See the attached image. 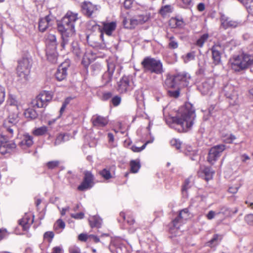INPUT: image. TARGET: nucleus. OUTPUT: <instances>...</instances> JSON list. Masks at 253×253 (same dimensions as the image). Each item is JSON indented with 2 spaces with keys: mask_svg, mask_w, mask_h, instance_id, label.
<instances>
[{
  "mask_svg": "<svg viewBox=\"0 0 253 253\" xmlns=\"http://www.w3.org/2000/svg\"><path fill=\"white\" fill-rule=\"evenodd\" d=\"M2 129L3 131L6 133L5 135H3L4 137L11 138L13 136V132L17 129V127L15 125H9L8 124H4Z\"/></svg>",
  "mask_w": 253,
  "mask_h": 253,
  "instance_id": "obj_26",
  "label": "nucleus"
},
{
  "mask_svg": "<svg viewBox=\"0 0 253 253\" xmlns=\"http://www.w3.org/2000/svg\"><path fill=\"white\" fill-rule=\"evenodd\" d=\"M130 171L132 173H136L140 168V164L139 162L135 160H132L130 162Z\"/></svg>",
  "mask_w": 253,
  "mask_h": 253,
  "instance_id": "obj_37",
  "label": "nucleus"
},
{
  "mask_svg": "<svg viewBox=\"0 0 253 253\" xmlns=\"http://www.w3.org/2000/svg\"><path fill=\"white\" fill-rule=\"evenodd\" d=\"M118 91L121 93H126L133 89V82L131 76H124L118 82Z\"/></svg>",
  "mask_w": 253,
  "mask_h": 253,
  "instance_id": "obj_7",
  "label": "nucleus"
},
{
  "mask_svg": "<svg viewBox=\"0 0 253 253\" xmlns=\"http://www.w3.org/2000/svg\"><path fill=\"white\" fill-rule=\"evenodd\" d=\"M189 212L188 209H184L181 211L178 215L174 218L172 221L173 226L178 229L180 227L181 223H182V220H186L189 217Z\"/></svg>",
  "mask_w": 253,
  "mask_h": 253,
  "instance_id": "obj_17",
  "label": "nucleus"
},
{
  "mask_svg": "<svg viewBox=\"0 0 253 253\" xmlns=\"http://www.w3.org/2000/svg\"><path fill=\"white\" fill-rule=\"evenodd\" d=\"M236 139V137L233 134H230L226 138V141L228 143H231Z\"/></svg>",
  "mask_w": 253,
  "mask_h": 253,
  "instance_id": "obj_60",
  "label": "nucleus"
},
{
  "mask_svg": "<svg viewBox=\"0 0 253 253\" xmlns=\"http://www.w3.org/2000/svg\"><path fill=\"white\" fill-rule=\"evenodd\" d=\"M46 48L56 49L57 41L56 36L53 34H48L45 38Z\"/></svg>",
  "mask_w": 253,
  "mask_h": 253,
  "instance_id": "obj_24",
  "label": "nucleus"
},
{
  "mask_svg": "<svg viewBox=\"0 0 253 253\" xmlns=\"http://www.w3.org/2000/svg\"><path fill=\"white\" fill-rule=\"evenodd\" d=\"M52 99V95L48 91H43L37 96L35 105L38 108L44 107L47 103Z\"/></svg>",
  "mask_w": 253,
  "mask_h": 253,
  "instance_id": "obj_13",
  "label": "nucleus"
},
{
  "mask_svg": "<svg viewBox=\"0 0 253 253\" xmlns=\"http://www.w3.org/2000/svg\"><path fill=\"white\" fill-rule=\"evenodd\" d=\"M215 213L213 211H210L207 214V217L208 219L211 220L214 218Z\"/></svg>",
  "mask_w": 253,
  "mask_h": 253,
  "instance_id": "obj_63",
  "label": "nucleus"
},
{
  "mask_svg": "<svg viewBox=\"0 0 253 253\" xmlns=\"http://www.w3.org/2000/svg\"><path fill=\"white\" fill-rule=\"evenodd\" d=\"M203 172L205 175V179L207 180L211 179L212 178L214 173L211 169L209 167L205 168L203 170Z\"/></svg>",
  "mask_w": 253,
  "mask_h": 253,
  "instance_id": "obj_40",
  "label": "nucleus"
},
{
  "mask_svg": "<svg viewBox=\"0 0 253 253\" xmlns=\"http://www.w3.org/2000/svg\"><path fill=\"white\" fill-rule=\"evenodd\" d=\"M46 55L47 59L52 63H54L57 60L56 49L46 48Z\"/></svg>",
  "mask_w": 253,
  "mask_h": 253,
  "instance_id": "obj_27",
  "label": "nucleus"
},
{
  "mask_svg": "<svg viewBox=\"0 0 253 253\" xmlns=\"http://www.w3.org/2000/svg\"><path fill=\"white\" fill-rule=\"evenodd\" d=\"M221 22L222 26L225 28H236L241 26L242 23L240 22H237L230 20L228 18L224 16L221 17Z\"/></svg>",
  "mask_w": 253,
  "mask_h": 253,
  "instance_id": "obj_21",
  "label": "nucleus"
},
{
  "mask_svg": "<svg viewBox=\"0 0 253 253\" xmlns=\"http://www.w3.org/2000/svg\"><path fill=\"white\" fill-rule=\"evenodd\" d=\"M90 225L91 227H100L102 223L101 220L97 217L93 216L89 220Z\"/></svg>",
  "mask_w": 253,
  "mask_h": 253,
  "instance_id": "obj_35",
  "label": "nucleus"
},
{
  "mask_svg": "<svg viewBox=\"0 0 253 253\" xmlns=\"http://www.w3.org/2000/svg\"><path fill=\"white\" fill-rule=\"evenodd\" d=\"M102 29L101 31V34H100V38L103 41V33L108 36H111L113 32L115 30L117 26L116 22H103L102 23Z\"/></svg>",
  "mask_w": 253,
  "mask_h": 253,
  "instance_id": "obj_18",
  "label": "nucleus"
},
{
  "mask_svg": "<svg viewBox=\"0 0 253 253\" xmlns=\"http://www.w3.org/2000/svg\"><path fill=\"white\" fill-rule=\"evenodd\" d=\"M196 115L195 109L190 103L181 107L177 115L171 118L170 127L178 132H186L191 128Z\"/></svg>",
  "mask_w": 253,
  "mask_h": 253,
  "instance_id": "obj_1",
  "label": "nucleus"
},
{
  "mask_svg": "<svg viewBox=\"0 0 253 253\" xmlns=\"http://www.w3.org/2000/svg\"><path fill=\"white\" fill-rule=\"evenodd\" d=\"M170 143L173 147H175L176 149H179L181 147V142L178 139H172L170 140Z\"/></svg>",
  "mask_w": 253,
  "mask_h": 253,
  "instance_id": "obj_48",
  "label": "nucleus"
},
{
  "mask_svg": "<svg viewBox=\"0 0 253 253\" xmlns=\"http://www.w3.org/2000/svg\"><path fill=\"white\" fill-rule=\"evenodd\" d=\"M78 13L68 11L57 24V29L61 35V46L65 49L75 35V24L78 20Z\"/></svg>",
  "mask_w": 253,
  "mask_h": 253,
  "instance_id": "obj_2",
  "label": "nucleus"
},
{
  "mask_svg": "<svg viewBox=\"0 0 253 253\" xmlns=\"http://www.w3.org/2000/svg\"><path fill=\"white\" fill-rule=\"evenodd\" d=\"M246 7L248 12L253 15V0H238Z\"/></svg>",
  "mask_w": 253,
  "mask_h": 253,
  "instance_id": "obj_32",
  "label": "nucleus"
},
{
  "mask_svg": "<svg viewBox=\"0 0 253 253\" xmlns=\"http://www.w3.org/2000/svg\"><path fill=\"white\" fill-rule=\"evenodd\" d=\"M169 47L170 49H176L178 46V43L175 40V38L171 36L169 38Z\"/></svg>",
  "mask_w": 253,
  "mask_h": 253,
  "instance_id": "obj_41",
  "label": "nucleus"
},
{
  "mask_svg": "<svg viewBox=\"0 0 253 253\" xmlns=\"http://www.w3.org/2000/svg\"><path fill=\"white\" fill-rule=\"evenodd\" d=\"M16 148V144L11 141H8L3 135L0 136V153L5 154L10 153Z\"/></svg>",
  "mask_w": 253,
  "mask_h": 253,
  "instance_id": "obj_12",
  "label": "nucleus"
},
{
  "mask_svg": "<svg viewBox=\"0 0 253 253\" xmlns=\"http://www.w3.org/2000/svg\"><path fill=\"white\" fill-rule=\"evenodd\" d=\"M141 65L145 72L156 74H162L164 72L162 62L151 57L144 58L141 62Z\"/></svg>",
  "mask_w": 253,
  "mask_h": 253,
  "instance_id": "obj_4",
  "label": "nucleus"
},
{
  "mask_svg": "<svg viewBox=\"0 0 253 253\" xmlns=\"http://www.w3.org/2000/svg\"><path fill=\"white\" fill-rule=\"evenodd\" d=\"M212 58L215 65L219 64L221 62V53L224 50L223 46L220 43L215 44L211 49Z\"/></svg>",
  "mask_w": 253,
  "mask_h": 253,
  "instance_id": "obj_14",
  "label": "nucleus"
},
{
  "mask_svg": "<svg viewBox=\"0 0 253 253\" xmlns=\"http://www.w3.org/2000/svg\"><path fill=\"white\" fill-rule=\"evenodd\" d=\"M169 24L172 28H181L183 25V21L182 19L171 18L169 20Z\"/></svg>",
  "mask_w": 253,
  "mask_h": 253,
  "instance_id": "obj_30",
  "label": "nucleus"
},
{
  "mask_svg": "<svg viewBox=\"0 0 253 253\" xmlns=\"http://www.w3.org/2000/svg\"><path fill=\"white\" fill-rule=\"evenodd\" d=\"M223 91L231 105L234 106L238 103V95L233 86L231 85L225 86L223 88Z\"/></svg>",
  "mask_w": 253,
  "mask_h": 253,
  "instance_id": "obj_10",
  "label": "nucleus"
},
{
  "mask_svg": "<svg viewBox=\"0 0 253 253\" xmlns=\"http://www.w3.org/2000/svg\"><path fill=\"white\" fill-rule=\"evenodd\" d=\"M213 85V81L212 79H209L202 83V85L199 86V89L204 95L208 94Z\"/></svg>",
  "mask_w": 253,
  "mask_h": 253,
  "instance_id": "obj_23",
  "label": "nucleus"
},
{
  "mask_svg": "<svg viewBox=\"0 0 253 253\" xmlns=\"http://www.w3.org/2000/svg\"><path fill=\"white\" fill-rule=\"evenodd\" d=\"M100 6L93 4L89 1H84L81 5V10L84 14L91 17L99 10Z\"/></svg>",
  "mask_w": 253,
  "mask_h": 253,
  "instance_id": "obj_11",
  "label": "nucleus"
},
{
  "mask_svg": "<svg viewBox=\"0 0 253 253\" xmlns=\"http://www.w3.org/2000/svg\"><path fill=\"white\" fill-rule=\"evenodd\" d=\"M50 19L48 16L45 17L44 18H41L39 22V30L42 32H43L48 27Z\"/></svg>",
  "mask_w": 253,
  "mask_h": 253,
  "instance_id": "obj_29",
  "label": "nucleus"
},
{
  "mask_svg": "<svg viewBox=\"0 0 253 253\" xmlns=\"http://www.w3.org/2000/svg\"><path fill=\"white\" fill-rule=\"evenodd\" d=\"M149 16L147 15H140L137 18H132L129 20V24H125V27L127 29H133L138 24H142L148 20Z\"/></svg>",
  "mask_w": 253,
  "mask_h": 253,
  "instance_id": "obj_15",
  "label": "nucleus"
},
{
  "mask_svg": "<svg viewBox=\"0 0 253 253\" xmlns=\"http://www.w3.org/2000/svg\"><path fill=\"white\" fill-rule=\"evenodd\" d=\"M72 138L71 134L68 133H59L56 137L54 142V145L57 146L62 143L65 142L70 140Z\"/></svg>",
  "mask_w": 253,
  "mask_h": 253,
  "instance_id": "obj_25",
  "label": "nucleus"
},
{
  "mask_svg": "<svg viewBox=\"0 0 253 253\" xmlns=\"http://www.w3.org/2000/svg\"><path fill=\"white\" fill-rule=\"evenodd\" d=\"M19 224L24 231H27L29 228L28 221L27 218H22L19 221Z\"/></svg>",
  "mask_w": 253,
  "mask_h": 253,
  "instance_id": "obj_46",
  "label": "nucleus"
},
{
  "mask_svg": "<svg viewBox=\"0 0 253 253\" xmlns=\"http://www.w3.org/2000/svg\"><path fill=\"white\" fill-rule=\"evenodd\" d=\"M237 211V209L233 211L228 208L223 207L220 209V211L218 212L217 214H222L225 217H228L232 215L233 214L236 213Z\"/></svg>",
  "mask_w": 253,
  "mask_h": 253,
  "instance_id": "obj_34",
  "label": "nucleus"
},
{
  "mask_svg": "<svg viewBox=\"0 0 253 253\" xmlns=\"http://www.w3.org/2000/svg\"><path fill=\"white\" fill-rule=\"evenodd\" d=\"M173 11V8L170 5H166L162 6L160 10V13L161 15H166L169 13H171Z\"/></svg>",
  "mask_w": 253,
  "mask_h": 253,
  "instance_id": "obj_39",
  "label": "nucleus"
},
{
  "mask_svg": "<svg viewBox=\"0 0 253 253\" xmlns=\"http://www.w3.org/2000/svg\"><path fill=\"white\" fill-rule=\"evenodd\" d=\"M91 121L93 126L97 127H102L106 126L109 121L107 117H104L97 114L93 115Z\"/></svg>",
  "mask_w": 253,
  "mask_h": 253,
  "instance_id": "obj_19",
  "label": "nucleus"
},
{
  "mask_svg": "<svg viewBox=\"0 0 253 253\" xmlns=\"http://www.w3.org/2000/svg\"><path fill=\"white\" fill-rule=\"evenodd\" d=\"M33 143V136L26 133L23 134L21 141L19 142V145L22 149H26L31 147Z\"/></svg>",
  "mask_w": 253,
  "mask_h": 253,
  "instance_id": "obj_22",
  "label": "nucleus"
},
{
  "mask_svg": "<svg viewBox=\"0 0 253 253\" xmlns=\"http://www.w3.org/2000/svg\"><path fill=\"white\" fill-rule=\"evenodd\" d=\"M54 233L53 232L51 231H48L46 232L43 235L44 238L45 239H48L49 238L50 240L52 239V238L54 237Z\"/></svg>",
  "mask_w": 253,
  "mask_h": 253,
  "instance_id": "obj_57",
  "label": "nucleus"
},
{
  "mask_svg": "<svg viewBox=\"0 0 253 253\" xmlns=\"http://www.w3.org/2000/svg\"><path fill=\"white\" fill-rule=\"evenodd\" d=\"M112 96V94L110 92H105L103 93L102 96V99L103 100H107L110 98H111Z\"/></svg>",
  "mask_w": 253,
  "mask_h": 253,
  "instance_id": "obj_59",
  "label": "nucleus"
},
{
  "mask_svg": "<svg viewBox=\"0 0 253 253\" xmlns=\"http://www.w3.org/2000/svg\"><path fill=\"white\" fill-rule=\"evenodd\" d=\"M177 85L180 87H186L189 84L191 77L188 73L182 72L175 75V79Z\"/></svg>",
  "mask_w": 253,
  "mask_h": 253,
  "instance_id": "obj_16",
  "label": "nucleus"
},
{
  "mask_svg": "<svg viewBox=\"0 0 253 253\" xmlns=\"http://www.w3.org/2000/svg\"><path fill=\"white\" fill-rule=\"evenodd\" d=\"M99 174L105 179H109L111 178L112 176L109 170L106 169L99 171Z\"/></svg>",
  "mask_w": 253,
  "mask_h": 253,
  "instance_id": "obj_44",
  "label": "nucleus"
},
{
  "mask_svg": "<svg viewBox=\"0 0 253 253\" xmlns=\"http://www.w3.org/2000/svg\"><path fill=\"white\" fill-rule=\"evenodd\" d=\"M147 143L148 142H146L141 147L133 145L131 147L130 149L134 152H140L145 148Z\"/></svg>",
  "mask_w": 253,
  "mask_h": 253,
  "instance_id": "obj_47",
  "label": "nucleus"
},
{
  "mask_svg": "<svg viewBox=\"0 0 253 253\" xmlns=\"http://www.w3.org/2000/svg\"><path fill=\"white\" fill-rule=\"evenodd\" d=\"M195 58V52L191 51L186 54L184 60L185 63H187L190 61L193 60Z\"/></svg>",
  "mask_w": 253,
  "mask_h": 253,
  "instance_id": "obj_45",
  "label": "nucleus"
},
{
  "mask_svg": "<svg viewBox=\"0 0 253 253\" xmlns=\"http://www.w3.org/2000/svg\"><path fill=\"white\" fill-rule=\"evenodd\" d=\"M222 239V236L218 234H214L212 238L208 242L209 246L212 247V245H215L217 244V241Z\"/></svg>",
  "mask_w": 253,
  "mask_h": 253,
  "instance_id": "obj_42",
  "label": "nucleus"
},
{
  "mask_svg": "<svg viewBox=\"0 0 253 253\" xmlns=\"http://www.w3.org/2000/svg\"><path fill=\"white\" fill-rule=\"evenodd\" d=\"M168 95L171 98H176L180 95V87L176 86L174 88H169L167 90Z\"/></svg>",
  "mask_w": 253,
  "mask_h": 253,
  "instance_id": "obj_31",
  "label": "nucleus"
},
{
  "mask_svg": "<svg viewBox=\"0 0 253 253\" xmlns=\"http://www.w3.org/2000/svg\"><path fill=\"white\" fill-rule=\"evenodd\" d=\"M47 127L45 126H42L35 128L33 130L32 133L35 136H42L45 134L47 132Z\"/></svg>",
  "mask_w": 253,
  "mask_h": 253,
  "instance_id": "obj_33",
  "label": "nucleus"
},
{
  "mask_svg": "<svg viewBox=\"0 0 253 253\" xmlns=\"http://www.w3.org/2000/svg\"><path fill=\"white\" fill-rule=\"evenodd\" d=\"M84 178L83 182L78 187V190L81 191H84L90 189L93 184L94 175L92 173L87 170L84 172Z\"/></svg>",
  "mask_w": 253,
  "mask_h": 253,
  "instance_id": "obj_9",
  "label": "nucleus"
},
{
  "mask_svg": "<svg viewBox=\"0 0 253 253\" xmlns=\"http://www.w3.org/2000/svg\"><path fill=\"white\" fill-rule=\"evenodd\" d=\"M126 222L129 225H132L134 224L135 220L132 216H127Z\"/></svg>",
  "mask_w": 253,
  "mask_h": 253,
  "instance_id": "obj_64",
  "label": "nucleus"
},
{
  "mask_svg": "<svg viewBox=\"0 0 253 253\" xmlns=\"http://www.w3.org/2000/svg\"><path fill=\"white\" fill-rule=\"evenodd\" d=\"M7 231L5 229H0V241L2 240L6 236Z\"/></svg>",
  "mask_w": 253,
  "mask_h": 253,
  "instance_id": "obj_62",
  "label": "nucleus"
},
{
  "mask_svg": "<svg viewBox=\"0 0 253 253\" xmlns=\"http://www.w3.org/2000/svg\"><path fill=\"white\" fill-rule=\"evenodd\" d=\"M190 187V180L189 179H186L182 188V193L183 195L186 193L187 190Z\"/></svg>",
  "mask_w": 253,
  "mask_h": 253,
  "instance_id": "obj_49",
  "label": "nucleus"
},
{
  "mask_svg": "<svg viewBox=\"0 0 253 253\" xmlns=\"http://www.w3.org/2000/svg\"><path fill=\"white\" fill-rule=\"evenodd\" d=\"M108 70L104 73L102 77V83L104 85L110 83L117 63V59L115 58H110L107 60Z\"/></svg>",
  "mask_w": 253,
  "mask_h": 253,
  "instance_id": "obj_6",
  "label": "nucleus"
},
{
  "mask_svg": "<svg viewBox=\"0 0 253 253\" xmlns=\"http://www.w3.org/2000/svg\"><path fill=\"white\" fill-rule=\"evenodd\" d=\"M68 65L66 63L61 64L58 68L55 74L56 79L58 81L65 80L67 76V69Z\"/></svg>",
  "mask_w": 253,
  "mask_h": 253,
  "instance_id": "obj_20",
  "label": "nucleus"
},
{
  "mask_svg": "<svg viewBox=\"0 0 253 253\" xmlns=\"http://www.w3.org/2000/svg\"><path fill=\"white\" fill-rule=\"evenodd\" d=\"M121 102V97L119 95L114 96L111 99V103L114 106H118Z\"/></svg>",
  "mask_w": 253,
  "mask_h": 253,
  "instance_id": "obj_51",
  "label": "nucleus"
},
{
  "mask_svg": "<svg viewBox=\"0 0 253 253\" xmlns=\"http://www.w3.org/2000/svg\"><path fill=\"white\" fill-rule=\"evenodd\" d=\"M229 62L231 68L236 72H239L253 65V55L242 53L233 56Z\"/></svg>",
  "mask_w": 253,
  "mask_h": 253,
  "instance_id": "obj_3",
  "label": "nucleus"
},
{
  "mask_svg": "<svg viewBox=\"0 0 253 253\" xmlns=\"http://www.w3.org/2000/svg\"><path fill=\"white\" fill-rule=\"evenodd\" d=\"M18 122V119L17 117L16 118H9L8 121H5L4 124H8L9 125H15Z\"/></svg>",
  "mask_w": 253,
  "mask_h": 253,
  "instance_id": "obj_54",
  "label": "nucleus"
},
{
  "mask_svg": "<svg viewBox=\"0 0 253 253\" xmlns=\"http://www.w3.org/2000/svg\"><path fill=\"white\" fill-rule=\"evenodd\" d=\"M175 79V75L174 76H168L165 81V85L168 89L171 88H174L177 85V82Z\"/></svg>",
  "mask_w": 253,
  "mask_h": 253,
  "instance_id": "obj_28",
  "label": "nucleus"
},
{
  "mask_svg": "<svg viewBox=\"0 0 253 253\" xmlns=\"http://www.w3.org/2000/svg\"><path fill=\"white\" fill-rule=\"evenodd\" d=\"M72 217L76 219H82L84 217V214L83 212H79L75 214H72Z\"/></svg>",
  "mask_w": 253,
  "mask_h": 253,
  "instance_id": "obj_61",
  "label": "nucleus"
},
{
  "mask_svg": "<svg viewBox=\"0 0 253 253\" xmlns=\"http://www.w3.org/2000/svg\"><path fill=\"white\" fill-rule=\"evenodd\" d=\"M225 149V145L220 144L211 147L209 152L208 157V161L209 163L213 164L218 158L221 156L222 153Z\"/></svg>",
  "mask_w": 253,
  "mask_h": 253,
  "instance_id": "obj_8",
  "label": "nucleus"
},
{
  "mask_svg": "<svg viewBox=\"0 0 253 253\" xmlns=\"http://www.w3.org/2000/svg\"><path fill=\"white\" fill-rule=\"evenodd\" d=\"M32 59L30 57H23L19 61L17 73L18 76L22 81L28 80L32 66Z\"/></svg>",
  "mask_w": 253,
  "mask_h": 253,
  "instance_id": "obj_5",
  "label": "nucleus"
},
{
  "mask_svg": "<svg viewBox=\"0 0 253 253\" xmlns=\"http://www.w3.org/2000/svg\"><path fill=\"white\" fill-rule=\"evenodd\" d=\"M209 37V35L208 34L206 33L202 35L197 40L196 45L200 47H202L205 42L208 40Z\"/></svg>",
  "mask_w": 253,
  "mask_h": 253,
  "instance_id": "obj_36",
  "label": "nucleus"
},
{
  "mask_svg": "<svg viewBox=\"0 0 253 253\" xmlns=\"http://www.w3.org/2000/svg\"><path fill=\"white\" fill-rule=\"evenodd\" d=\"M246 222L250 225H253V214H250L245 217Z\"/></svg>",
  "mask_w": 253,
  "mask_h": 253,
  "instance_id": "obj_53",
  "label": "nucleus"
},
{
  "mask_svg": "<svg viewBox=\"0 0 253 253\" xmlns=\"http://www.w3.org/2000/svg\"><path fill=\"white\" fill-rule=\"evenodd\" d=\"M69 253H81V251L79 247L72 246L69 248Z\"/></svg>",
  "mask_w": 253,
  "mask_h": 253,
  "instance_id": "obj_55",
  "label": "nucleus"
},
{
  "mask_svg": "<svg viewBox=\"0 0 253 253\" xmlns=\"http://www.w3.org/2000/svg\"><path fill=\"white\" fill-rule=\"evenodd\" d=\"M26 117L31 119H35L38 117L37 112L33 109H28L25 112Z\"/></svg>",
  "mask_w": 253,
  "mask_h": 253,
  "instance_id": "obj_38",
  "label": "nucleus"
},
{
  "mask_svg": "<svg viewBox=\"0 0 253 253\" xmlns=\"http://www.w3.org/2000/svg\"><path fill=\"white\" fill-rule=\"evenodd\" d=\"M133 0H125L124 3V6L126 9H129L131 6Z\"/></svg>",
  "mask_w": 253,
  "mask_h": 253,
  "instance_id": "obj_58",
  "label": "nucleus"
},
{
  "mask_svg": "<svg viewBox=\"0 0 253 253\" xmlns=\"http://www.w3.org/2000/svg\"><path fill=\"white\" fill-rule=\"evenodd\" d=\"M60 164L59 161H49L46 163V166L48 169H53L57 168Z\"/></svg>",
  "mask_w": 253,
  "mask_h": 253,
  "instance_id": "obj_43",
  "label": "nucleus"
},
{
  "mask_svg": "<svg viewBox=\"0 0 253 253\" xmlns=\"http://www.w3.org/2000/svg\"><path fill=\"white\" fill-rule=\"evenodd\" d=\"M65 224L64 222L60 219L57 220V221L54 225V228L55 229H57V227H59L61 229H64L65 228Z\"/></svg>",
  "mask_w": 253,
  "mask_h": 253,
  "instance_id": "obj_52",
  "label": "nucleus"
},
{
  "mask_svg": "<svg viewBox=\"0 0 253 253\" xmlns=\"http://www.w3.org/2000/svg\"><path fill=\"white\" fill-rule=\"evenodd\" d=\"M5 97V91L3 86L0 85V104H1L4 101Z\"/></svg>",
  "mask_w": 253,
  "mask_h": 253,
  "instance_id": "obj_50",
  "label": "nucleus"
},
{
  "mask_svg": "<svg viewBox=\"0 0 253 253\" xmlns=\"http://www.w3.org/2000/svg\"><path fill=\"white\" fill-rule=\"evenodd\" d=\"M89 237V235L86 234L82 233L78 236V239L81 241L85 242Z\"/></svg>",
  "mask_w": 253,
  "mask_h": 253,
  "instance_id": "obj_56",
  "label": "nucleus"
}]
</instances>
